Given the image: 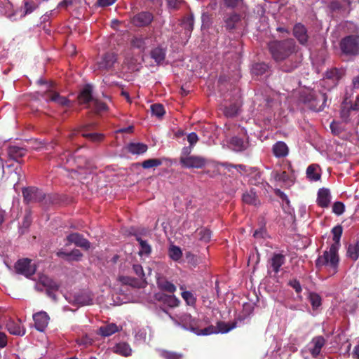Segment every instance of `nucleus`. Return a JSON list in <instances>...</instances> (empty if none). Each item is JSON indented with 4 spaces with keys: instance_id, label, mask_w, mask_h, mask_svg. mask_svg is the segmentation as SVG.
Masks as SVG:
<instances>
[{
    "instance_id": "1",
    "label": "nucleus",
    "mask_w": 359,
    "mask_h": 359,
    "mask_svg": "<svg viewBox=\"0 0 359 359\" xmlns=\"http://www.w3.org/2000/svg\"><path fill=\"white\" fill-rule=\"evenodd\" d=\"M175 324L177 325H181L184 329L190 330L197 335H210L212 334L217 333H227L236 327V323L232 325L219 322L217 323V327L212 325L208 326L204 329H199V320L193 318L189 313H183L178 317V319H175L171 317Z\"/></svg>"
},
{
    "instance_id": "2",
    "label": "nucleus",
    "mask_w": 359,
    "mask_h": 359,
    "mask_svg": "<svg viewBox=\"0 0 359 359\" xmlns=\"http://www.w3.org/2000/svg\"><path fill=\"white\" fill-rule=\"evenodd\" d=\"M343 232L341 226H334L332 229L334 243L330 246L329 251H325L323 255L316 260L318 267L325 266L328 267L330 272L334 274L337 272L339 257L337 250L339 246L340 238Z\"/></svg>"
},
{
    "instance_id": "3",
    "label": "nucleus",
    "mask_w": 359,
    "mask_h": 359,
    "mask_svg": "<svg viewBox=\"0 0 359 359\" xmlns=\"http://www.w3.org/2000/svg\"><path fill=\"white\" fill-rule=\"evenodd\" d=\"M296 43L292 39L273 40L268 43L271 57L278 63L283 62L296 52Z\"/></svg>"
},
{
    "instance_id": "4",
    "label": "nucleus",
    "mask_w": 359,
    "mask_h": 359,
    "mask_svg": "<svg viewBox=\"0 0 359 359\" xmlns=\"http://www.w3.org/2000/svg\"><path fill=\"white\" fill-rule=\"evenodd\" d=\"M327 96L325 93L317 90L303 92L300 95V101L309 109L314 111H323L326 106Z\"/></svg>"
},
{
    "instance_id": "5",
    "label": "nucleus",
    "mask_w": 359,
    "mask_h": 359,
    "mask_svg": "<svg viewBox=\"0 0 359 359\" xmlns=\"http://www.w3.org/2000/svg\"><path fill=\"white\" fill-rule=\"evenodd\" d=\"M341 53L346 56L355 57L359 55V35L350 34L339 41Z\"/></svg>"
},
{
    "instance_id": "6",
    "label": "nucleus",
    "mask_w": 359,
    "mask_h": 359,
    "mask_svg": "<svg viewBox=\"0 0 359 359\" xmlns=\"http://www.w3.org/2000/svg\"><path fill=\"white\" fill-rule=\"evenodd\" d=\"M52 87V83H49L48 85V89L41 93V96L44 98L46 102H53L63 107H70L71 101L67 97L62 96L59 93L53 90Z\"/></svg>"
},
{
    "instance_id": "7",
    "label": "nucleus",
    "mask_w": 359,
    "mask_h": 359,
    "mask_svg": "<svg viewBox=\"0 0 359 359\" xmlns=\"http://www.w3.org/2000/svg\"><path fill=\"white\" fill-rule=\"evenodd\" d=\"M284 170L278 171L275 170L272 172V175L276 181L283 182L286 186H291L293 181V169L290 161L287 160H283Z\"/></svg>"
},
{
    "instance_id": "8",
    "label": "nucleus",
    "mask_w": 359,
    "mask_h": 359,
    "mask_svg": "<svg viewBox=\"0 0 359 359\" xmlns=\"http://www.w3.org/2000/svg\"><path fill=\"white\" fill-rule=\"evenodd\" d=\"M65 297L69 303L78 306L90 305L93 303V294L89 291L79 292L74 295L66 294Z\"/></svg>"
},
{
    "instance_id": "9",
    "label": "nucleus",
    "mask_w": 359,
    "mask_h": 359,
    "mask_svg": "<svg viewBox=\"0 0 359 359\" xmlns=\"http://www.w3.org/2000/svg\"><path fill=\"white\" fill-rule=\"evenodd\" d=\"M41 285L46 289L47 293L50 297L54 299H55V295L53 294V292L57 290L59 288V285L55 281L44 274H39L38 276V282L36 284V288L42 290Z\"/></svg>"
},
{
    "instance_id": "10",
    "label": "nucleus",
    "mask_w": 359,
    "mask_h": 359,
    "mask_svg": "<svg viewBox=\"0 0 359 359\" xmlns=\"http://www.w3.org/2000/svg\"><path fill=\"white\" fill-rule=\"evenodd\" d=\"M208 160L201 156L192 155L191 156L180 158V163L184 168L201 169L204 168Z\"/></svg>"
},
{
    "instance_id": "11",
    "label": "nucleus",
    "mask_w": 359,
    "mask_h": 359,
    "mask_svg": "<svg viewBox=\"0 0 359 359\" xmlns=\"http://www.w3.org/2000/svg\"><path fill=\"white\" fill-rule=\"evenodd\" d=\"M22 196L26 203L40 202L45 197L44 193L35 187L24 188Z\"/></svg>"
},
{
    "instance_id": "12",
    "label": "nucleus",
    "mask_w": 359,
    "mask_h": 359,
    "mask_svg": "<svg viewBox=\"0 0 359 359\" xmlns=\"http://www.w3.org/2000/svg\"><path fill=\"white\" fill-rule=\"evenodd\" d=\"M15 269L18 273L27 278L32 276L36 270L35 264H32V260L27 258L18 260L15 265Z\"/></svg>"
},
{
    "instance_id": "13",
    "label": "nucleus",
    "mask_w": 359,
    "mask_h": 359,
    "mask_svg": "<svg viewBox=\"0 0 359 359\" xmlns=\"http://www.w3.org/2000/svg\"><path fill=\"white\" fill-rule=\"evenodd\" d=\"M228 142L229 147L237 152L243 151L250 146L248 137L246 135H245V139L239 136H233L231 137Z\"/></svg>"
},
{
    "instance_id": "14",
    "label": "nucleus",
    "mask_w": 359,
    "mask_h": 359,
    "mask_svg": "<svg viewBox=\"0 0 359 359\" xmlns=\"http://www.w3.org/2000/svg\"><path fill=\"white\" fill-rule=\"evenodd\" d=\"M152 13L147 11H142L134 15L131 19L133 25L137 27H145L149 25L153 20Z\"/></svg>"
},
{
    "instance_id": "15",
    "label": "nucleus",
    "mask_w": 359,
    "mask_h": 359,
    "mask_svg": "<svg viewBox=\"0 0 359 359\" xmlns=\"http://www.w3.org/2000/svg\"><path fill=\"white\" fill-rule=\"evenodd\" d=\"M116 55L114 53H105L100 61L97 62V65L100 70H109L114 67V63L116 62Z\"/></svg>"
},
{
    "instance_id": "16",
    "label": "nucleus",
    "mask_w": 359,
    "mask_h": 359,
    "mask_svg": "<svg viewBox=\"0 0 359 359\" xmlns=\"http://www.w3.org/2000/svg\"><path fill=\"white\" fill-rule=\"evenodd\" d=\"M27 150L25 147H18L15 145H11L7 149L8 156L19 163L22 161L20 159L27 154Z\"/></svg>"
},
{
    "instance_id": "17",
    "label": "nucleus",
    "mask_w": 359,
    "mask_h": 359,
    "mask_svg": "<svg viewBox=\"0 0 359 359\" xmlns=\"http://www.w3.org/2000/svg\"><path fill=\"white\" fill-rule=\"evenodd\" d=\"M293 35L302 45L308 42L309 35L306 27L302 23H296L293 27Z\"/></svg>"
},
{
    "instance_id": "18",
    "label": "nucleus",
    "mask_w": 359,
    "mask_h": 359,
    "mask_svg": "<svg viewBox=\"0 0 359 359\" xmlns=\"http://www.w3.org/2000/svg\"><path fill=\"white\" fill-rule=\"evenodd\" d=\"M34 326L40 332H43L49 322V317L44 311H40L33 315Z\"/></svg>"
},
{
    "instance_id": "19",
    "label": "nucleus",
    "mask_w": 359,
    "mask_h": 359,
    "mask_svg": "<svg viewBox=\"0 0 359 359\" xmlns=\"http://www.w3.org/2000/svg\"><path fill=\"white\" fill-rule=\"evenodd\" d=\"M344 74V72L342 69H339L336 67L332 68L326 71L323 82L330 81L332 84L335 86L337 85L339 81L342 78Z\"/></svg>"
},
{
    "instance_id": "20",
    "label": "nucleus",
    "mask_w": 359,
    "mask_h": 359,
    "mask_svg": "<svg viewBox=\"0 0 359 359\" xmlns=\"http://www.w3.org/2000/svg\"><path fill=\"white\" fill-rule=\"evenodd\" d=\"M67 241L76 246L88 250L90 248V242L78 233H73L67 236Z\"/></svg>"
},
{
    "instance_id": "21",
    "label": "nucleus",
    "mask_w": 359,
    "mask_h": 359,
    "mask_svg": "<svg viewBox=\"0 0 359 359\" xmlns=\"http://www.w3.org/2000/svg\"><path fill=\"white\" fill-rule=\"evenodd\" d=\"M8 331L13 335L23 336L25 334V328L22 325L21 321L10 320L6 324Z\"/></svg>"
},
{
    "instance_id": "22",
    "label": "nucleus",
    "mask_w": 359,
    "mask_h": 359,
    "mask_svg": "<svg viewBox=\"0 0 359 359\" xmlns=\"http://www.w3.org/2000/svg\"><path fill=\"white\" fill-rule=\"evenodd\" d=\"M94 100L93 97V88L90 84H86L78 95L79 104H87Z\"/></svg>"
},
{
    "instance_id": "23",
    "label": "nucleus",
    "mask_w": 359,
    "mask_h": 359,
    "mask_svg": "<svg viewBox=\"0 0 359 359\" xmlns=\"http://www.w3.org/2000/svg\"><path fill=\"white\" fill-rule=\"evenodd\" d=\"M331 200L330 191L327 188H320L318 191L317 203L321 208L329 206Z\"/></svg>"
},
{
    "instance_id": "24",
    "label": "nucleus",
    "mask_w": 359,
    "mask_h": 359,
    "mask_svg": "<svg viewBox=\"0 0 359 359\" xmlns=\"http://www.w3.org/2000/svg\"><path fill=\"white\" fill-rule=\"evenodd\" d=\"M285 262V257L284 255L280 253H275L269 260V269L277 273L280 271L281 266Z\"/></svg>"
},
{
    "instance_id": "25",
    "label": "nucleus",
    "mask_w": 359,
    "mask_h": 359,
    "mask_svg": "<svg viewBox=\"0 0 359 359\" xmlns=\"http://www.w3.org/2000/svg\"><path fill=\"white\" fill-rule=\"evenodd\" d=\"M325 344V339L321 336L314 337L312 339V341L310 344L311 346H310L309 349H310V352H311V355L314 358L319 355V354L321 351V349L324 346Z\"/></svg>"
},
{
    "instance_id": "26",
    "label": "nucleus",
    "mask_w": 359,
    "mask_h": 359,
    "mask_svg": "<svg viewBox=\"0 0 359 359\" xmlns=\"http://www.w3.org/2000/svg\"><path fill=\"white\" fill-rule=\"evenodd\" d=\"M60 164L67 170H74V165L76 163L74 159L69 152H65L59 156Z\"/></svg>"
},
{
    "instance_id": "27",
    "label": "nucleus",
    "mask_w": 359,
    "mask_h": 359,
    "mask_svg": "<svg viewBox=\"0 0 359 359\" xmlns=\"http://www.w3.org/2000/svg\"><path fill=\"white\" fill-rule=\"evenodd\" d=\"M241 19V15L235 12L226 15L224 18L226 29L229 31L233 30Z\"/></svg>"
},
{
    "instance_id": "28",
    "label": "nucleus",
    "mask_w": 359,
    "mask_h": 359,
    "mask_svg": "<svg viewBox=\"0 0 359 359\" xmlns=\"http://www.w3.org/2000/svg\"><path fill=\"white\" fill-rule=\"evenodd\" d=\"M273 154L277 158H284L288 155L289 148L283 141H278L273 145Z\"/></svg>"
},
{
    "instance_id": "29",
    "label": "nucleus",
    "mask_w": 359,
    "mask_h": 359,
    "mask_svg": "<svg viewBox=\"0 0 359 359\" xmlns=\"http://www.w3.org/2000/svg\"><path fill=\"white\" fill-rule=\"evenodd\" d=\"M57 255L65 259L67 261H79L83 255L79 250L75 249L70 252H65L60 250L57 252Z\"/></svg>"
},
{
    "instance_id": "30",
    "label": "nucleus",
    "mask_w": 359,
    "mask_h": 359,
    "mask_svg": "<svg viewBox=\"0 0 359 359\" xmlns=\"http://www.w3.org/2000/svg\"><path fill=\"white\" fill-rule=\"evenodd\" d=\"M306 177L310 181H318L321 177L320 168L316 164H311L306 169Z\"/></svg>"
},
{
    "instance_id": "31",
    "label": "nucleus",
    "mask_w": 359,
    "mask_h": 359,
    "mask_svg": "<svg viewBox=\"0 0 359 359\" xmlns=\"http://www.w3.org/2000/svg\"><path fill=\"white\" fill-rule=\"evenodd\" d=\"M112 350L115 353H117L124 357H128L132 353V349L130 345L126 342H121L116 344L112 348Z\"/></svg>"
},
{
    "instance_id": "32",
    "label": "nucleus",
    "mask_w": 359,
    "mask_h": 359,
    "mask_svg": "<svg viewBox=\"0 0 359 359\" xmlns=\"http://www.w3.org/2000/svg\"><path fill=\"white\" fill-rule=\"evenodd\" d=\"M166 50L161 47H156L150 52L151 57L154 60L157 65H161L165 59Z\"/></svg>"
},
{
    "instance_id": "33",
    "label": "nucleus",
    "mask_w": 359,
    "mask_h": 359,
    "mask_svg": "<svg viewBox=\"0 0 359 359\" xmlns=\"http://www.w3.org/2000/svg\"><path fill=\"white\" fill-rule=\"evenodd\" d=\"M127 149L132 154L140 155V154H142L145 153L148 149V147L147 144H145L144 143L131 142L128 144Z\"/></svg>"
},
{
    "instance_id": "34",
    "label": "nucleus",
    "mask_w": 359,
    "mask_h": 359,
    "mask_svg": "<svg viewBox=\"0 0 359 359\" xmlns=\"http://www.w3.org/2000/svg\"><path fill=\"white\" fill-rule=\"evenodd\" d=\"M243 201L249 205L257 206L260 204V201L253 189L250 190L243 194Z\"/></svg>"
},
{
    "instance_id": "35",
    "label": "nucleus",
    "mask_w": 359,
    "mask_h": 359,
    "mask_svg": "<svg viewBox=\"0 0 359 359\" xmlns=\"http://www.w3.org/2000/svg\"><path fill=\"white\" fill-rule=\"evenodd\" d=\"M299 66V62L297 60H294V57L290 56L287 60L283 61V63L280 65V69L285 72H292Z\"/></svg>"
},
{
    "instance_id": "36",
    "label": "nucleus",
    "mask_w": 359,
    "mask_h": 359,
    "mask_svg": "<svg viewBox=\"0 0 359 359\" xmlns=\"http://www.w3.org/2000/svg\"><path fill=\"white\" fill-rule=\"evenodd\" d=\"M118 330V327L116 324L110 323L101 326L99 328V334L103 337H109Z\"/></svg>"
},
{
    "instance_id": "37",
    "label": "nucleus",
    "mask_w": 359,
    "mask_h": 359,
    "mask_svg": "<svg viewBox=\"0 0 359 359\" xmlns=\"http://www.w3.org/2000/svg\"><path fill=\"white\" fill-rule=\"evenodd\" d=\"M136 239L140 245V249L138 252L139 255L140 257H148L151 252V247L150 245L146 241L142 240L139 236H137Z\"/></svg>"
},
{
    "instance_id": "38",
    "label": "nucleus",
    "mask_w": 359,
    "mask_h": 359,
    "mask_svg": "<svg viewBox=\"0 0 359 359\" xmlns=\"http://www.w3.org/2000/svg\"><path fill=\"white\" fill-rule=\"evenodd\" d=\"M147 38L142 36H134L131 39L130 43L133 47L144 50L147 47Z\"/></svg>"
},
{
    "instance_id": "39",
    "label": "nucleus",
    "mask_w": 359,
    "mask_h": 359,
    "mask_svg": "<svg viewBox=\"0 0 359 359\" xmlns=\"http://www.w3.org/2000/svg\"><path fill=\"white\" fill-rule=\"evenodd\" d=\"M347 256L353 260H356L359 257V242L350 244L347 249Z\"/></svg>"
},
{
    "instance_id": "40",
    "label": "nucleus",
    "mask_w": 359,
    "mask_h": 359,
    "mask_svg": "<svg viewBox=\"0 0 359 359\" xmlns=\"http://www.w3.org/2000/svg\"><path fill=\"white\" fill-rule=\"evenodd\" d=\"M210 231L204 226H201L196 230V236L201 241L205 242L208 241L210 239Z\"/></svg>"
},
{
    "instance_id": "41",
    "label": "nucleus",
    "mask_w": 359,
    "mask_h": 359,
    "mask_svg": "<svg viewBox=\"0 0 359 359\" xmlns=\"http://www.w3.org/2000/svg\"><path fill=\"white\" fill-rule=\"evenodd\" d=\"M157 284L160 288L166 292L172 293L176 290V287L174 285V284L168 280L158 278Z\"/></svg>"
},
{
    "instance_id": "42",
    "label": "nucleus",
    "mask_w": 359,
    "mask_h": 359,
    "mask_svg": "<svg viewBox=\"0 0 359 359\" xmlns=\"http://www.w3.org/2000/svg\"><path fill=\"white\" fill-rule=\"evenodd\" d=\"M168 255L173 261H179L182 256V252L179 247L172 245L168 249Z\"/></svg>"
},
{
    "instance_id": "43",
    "label": "nucleus",
    "mask_w": 359,
    "mask_h": 359,
    "mask_svg": "<svg viewBox=\"0 0 359 359\" xmlns=\"http://www.w3.org/2000/svg\"><path fill=\"white\" fill-rule=\"evenodd\" d=\"M162 161L158 158H149L142 162L141 165L144 169H149L154 167L160 166Z\"/></svg>"
},
{
    "instance_id": "44",
    "label": "nucleus",
    "mask_w": 359,
    "mask_h": 359,
    "mask_svg": "<svg viewBox=\"0 0 359 359\" xmlns=\"http://www.w3.org/2000/svg\"><path fill=\"white\" fill-rule=\"evenodd\" d=\"M82 136L94 142H101L104 138V135L101 133H87V130L83 131Z\"/></svg>"
},
{
    "instance_id": "45",
    "label": "nucleus",
    "mask_w": 359,
    "mask_h": 359,
    "mask_svg": "<svg viewBox=\"0 0 359 359\" xmlns=\"http://www.w3.org/2000/svg\"><path fill=\"white\" fill-rule=\"evenodd\" d=\"M37 7L38 5L33 0H25L23 15L32 13Z\"/></svg>"
},
{
    "instance_id": "46",
    "label": "nucleus",
    "mask_w": 359,
    "mask_h": 359,
    "mask_svg": "<svg viewBox=\"0 0 359 359\" xmlns=\"http://www.w3.org/2000/svg\"><path fill=\"white\" fill-rule=\"evenodd\" d=\"M151 111L153 115L158 118L162 117L165 113L163 105L158 103L151 104Z\"/></svg>"
},
{
    "instance_id": "47",
    "label": "nucleus",
    "mask_w": 359,
    "mask_h": 359,
    "mask_svg": "<svg viewBox=\"0 0 359 359\" xmlns=\"http://www.w3.org/2000/svg\"><path fill=\"white\" fill-rule=\"evenodd\" d=\"M238 109L239 107L236 104H231L224 108V113L227 117H233L238 114Z\"/></svg>"
},
{
    "instance_id": "48",
    "label": "nucleus",
    "mask_w": 359,
    "mask_h": 359,
    "mask_svg": "<svg viewBox=\"0 0 359 359\" xmlns=\"http://www.w3.org/2000/svg\"><path fill=\"white\" fill-rule=\"evenodd\" d=\"M95 126L94 123H90L86 125L81 126L78 129L72 130L68 135V138L70 140H72L74 136H76L79 132H83L85 130H88L90 128H93Z\"/></svg>"
},
{
    "instance_id": "49",
    "label": "nucleus",
    "mask_w": 359,
    "mask_h": 359,
    "mask_svg": "<svg viewBox=\"0 0 359 359\" xmlns=\"http://www.w3.org/2000/svg\"><path fill=\"white\" fill-rule=\"evenodd\" d=\"M182 297L189 306H194L196 303V298L194 294L189 291H183L182 292Z\"/></svg>"
},
{
    "instance_id": "50",
    "label": "nucleus",
    "mask_w": 359,
    "mask_h": 359,
    "mask_svg": "<svg viewBox=\"0 0 359 359\" xmlns=\"http://www.w3.org/2000/svg\"><path fill=\"white\" fill-rule=\"evenodd\" d=\"M309 299L313 309H318L321 305V297L319 294L316 293H310Z\"/></svg>"
},
{
    "instance_id": "51",
    "label": "nucleus",
    "mask_w": 359,
    "mask_h": 359,
    "mask_svg": "<svg viewBox=\"0 0 359 359\" xmlns=\"http://www.w3.org/2000/svg\"><path fill=\"white\" fill-rule=\"evenodd\" d=\"M268 66L264 63H256L252 67V72L256 75H262L267 70Z\"/></svg>"
},
{
    "instance_id": "52",
    "label": "nucleus",
    "mask_w": 359,
    "mask_h": 359,
    "mask_svg": "<svg viewBox=\"0 0 359 359\" xmlns=\"http://www.w3.org/2000/svg\"><path fill=\"white\" fill-rule=\"evenodd\" d=\"M93 104L95 108L96 112L100 113L102 111H105L107 110L108 107L106 103L102 101H100L97 99H94L93 101Z\"/></svg>"
},
{
    "instance_id": "53",
    "label": "nucleus",
    "mask_w": 359,
    "mask_h": 359,
    "mask_svg": "<svg viewBox=\"0 0 359 359\" xmlns=\"http://www.w3.org/2000/svg\"><path fill=\"white\" fill-rule=\"evenodd\" d=\"M182 25L185 30H187L189 32H191V31L194 29V18H193V17L188 16L187 18H186L183 20Z\"/></svg>"
},
{
    "instance_id": "54",
    "label": "nucleus",
    "mask_w": 359,
    "mask_h": 359,
    "mask_svg": "<svg viewBox=\"0 0 359 359\" xmlns=\"http://www.w3.org/2000/svg\"><path fill=\"white\" fill-rule=\"evenodd\" d=\"M167 6L171 10H177L184 3V0H165Z\"/></svg>"
},
{
    "instance_id": "55",
    "label": "nucleus",
    "mask_w": 359,
    "mask_h": 359,
    "mask_svg": "<svg viewBox=\"0 0 359 359\" xmlns=\"http://www.w3.org/2000/svg\"><path fill=\"white\" fill-rule=\"evenodd\" d=\"M344 205L343 203L337 201L335 202L332 205V211L336 215H341L344 211Z\"/></svg>"
},
{
    "instance_id": "56",
    "label": "nucleus",
    "mask_w": 359,
    "mask_h": 359,
    "mask_svg": "<svg viewBox=\"0 0 359 359\" xmlns=\"http://www.w3.org/2000/svg\"><path fill=\"white\" fill-rule=\"evenodd\" d=\"M161 355L165 359H181L182 355L177 354L173 353H170L165 351H162L161 352Z\"/></svg>"
},
{
    "instance_id": "57",
    "label": "nucleus",
    "mask_w": 359,
    "mask_h": 359,
    "mask_svg": "<svg viewBox=\"0 0 359 359\" xmlns=\"http://www.w3.org/2000/svg\"><path fill=\"white\" fill-rule=\"evenodd\" d=\"M253 236L256 238L267 237L268 234L265 227L262 226L260 228L256 230L253 233Z\"/></svg>"
},
{
    "instance_id": "58",
    "label": "nucleus",
    "mask_w": 359,
    "mask_h": 359,
    "mask_svg": "<svg viewBox=\"0 0 359 359\" xmlns=\"http://www.w3.org/2000/svg\"><path fill=\"white\" fill-rule=\"evenodd\" d=\"M187 141L189 143V145L191 147H194V145L198 142V137L196 133H190L187 135Z\"/></svg>"
},
{
    "instance_id": "59",
    "label": "nucleus",
    "mask_w": 359,
    "mask_h": 359,
    "mask_svg": "<svg viewBox=\"0 0 359 359\" xmlns=\"http://www.w3.org/2000/svg\"><path fill=\"white\" fill-rule=\"evenodd\" d=\"M289 285L295 290L297 294L300 293L302 290L300 283L296 279L290 280Z\"/></svg>"
},
{
    "instance_id": "60",
    "label": "nucleus",
    "mask_w": 359,
    "mask_h": 359,
    "mask_svg": "<svg viewBox=\"0 0 359 359\" xmlns=\"http://www.w3.org/2000/svg\"><path fill=\"white\" fill-rule=\"evenodd\" d=\"M133 271L135 274L140 278L143 279L144 277V273L143 271V268L140 264H134L133 265Z\"/></svg>"
},
{
    "instance_id": "61",
    "label": "nucleus",
    "mask_w": 359,
    "mask_h": 359,
    "mask_svg": "<svg viewBox=\"0 0 359 359\" xmlns=\"http://www.w3.org/2000/svg\"><path fill=\"white\" fill-rule=\"evenodd\" d=\"M192 149H193V147H191L190 145L188 147H183L181 151V156H180V158L191 156L192 155H190V154L192 151Z\"/></svg>"
},
{
    "instance_id": "62",
    "label": "nucleus",
    "mask_w": 359,
    "mask_h": 359,
    "mask_svg": "<svg viewBox=\"0 0 359 359\" xmlns=\"http://www.w3.org/2000/svg\"><path fill=\"white\" fill-rule=\"evenodd\" d=\"M222 165L223 167H224L225 168L228 169L229 170H230L231 168H236V169H239L240 170H242V171H245V170H246L245 165H242V164L233 165V164L229 163H224Z\"/></svg>"
},
{
    "instance_id": "63",
    "label": "nucleus",
    "mask_w": 359,
    "mask_h": 359,
    "mask_svg": "<svg viewBox=\"0 0 359 359\" xmlns=\"http://www.w3.org/2000/svg\"><path fill=\"white\" fill-rule=\"evenodd\" d=\"M147 337V332L144 330H139L135 335L137 341H144Z\"/></svg>"
},
{
    "instance_id": "64",
    "label": "nucleus",
    "mask_w": 359,
    "mask_h": 359,
    "mask_svg": "<svg viewBox=\"0 0 359 359\" xmlns=\"http://www.w3.org/2000/svg\"><path fill=\"white\" fill-rule=\"evenodd\" d=\"M351 108H348V107H344L341 110V117L343 120H344L345 121H348V118L349 117V115H350V111H351Z\"/></svg>"
}]
</instances>
